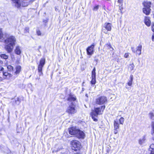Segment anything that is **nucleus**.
Masks as SVG:
<instances>
[{
  "instance_id": "nucleus-47",
  "label": "nucleus",
  "mask_w": 154,
  "mask_h": 154,
  "mask_svg": "<svg viewBox=\"0 0 154 154\" xmlns=\"http://www.w3.org/2000/svg\"><path fill=\"white\" fill-rule=\"evenodd\" d=\"M103 32L105 34H107V31H103Z\"/></svg>"
},
{
  "instance_id": "nucleus-9",
  "label": "nucleus",
  "mask_w": 154,
  "mask_h": 154,
  "mask_svg": "<svg viewBox=\"0 0 154 154\" xmlns=\"http://www.w3.org/2000/svg\"><path fill=\"white\" fill-rule=\"evenodd\" d=\"M94 45H92L87 48L86 51L87 54L88 55H91L93 54L94 52Z\"/></svg>"
},
{
  "instance_id": "nucleus-3",
  "label": "nucleus",
  "mask_w": 154,
  "mask_h": 154,
  "mask_svg": "<svg viewBox=\"0 0 154 154\" xmlns=\"http://www.w3.org/2000/svg\"><path fill=\"white\" fill-rule=\"evenodd\" d=\"M105 108V106L103 105L100 107L95 108L94 110L92 111V112H91V115L94 121L95 122L97 121V119L95 117H97L98 115L101 114V109H104Z\"/></svg>"
},
{
  "instance_id": "nucleus-36",
  "label": "nucleus",
  "mask_w": 154,
  "mask_h": 154,
  "mask_svg": "<svg viewBox=\"0 0 154 154\" xmlns=\"http://www.w3.org/2000/svg\"><path fill=\"white\" fill-rule=\"evenodd\" d=\"M152 131L153 133H154V122H152Z\"/></svg>"
},
{
  "instance_id": "nucleus-15",
  "label": "nucleus",
  "mask_w": 154,
  "mask_h": 154,
  "mask_svg": "<svg viewBox=\"0 0 154 154\" xmlns=\"http://www.w3.org/2000/svg\"><path fill=\"white\" fill-rule=\"evenodd\" d=\"M21 68L20 66L19 65L15 67V71L14 72V74L15 75H17L19 74L21 71Z\"/></svg>"
},
{
  "instance_id": "nucleus-11",
  "label": "nucleus",
  "mask_w": 154,
  "mask_h": 154,
  "mask_svg": "<svg viewBox=\"0 0 154 154\" xmlns=\"http://www.w3.org/2000/svg\"><path fill=\"white\" fill-rule=\"evenodd\" d=\"M112 24L108 23H106L104 25V27L108 31H110L112 29Z\"/></svg>"
},
{
  "instance_id": "nucleus-39",
  "label": "nucleus",
  "mask_w": 154,
  "mask_h": 154,
  "mask_svg": "<svg viewBox=\"0 0 154 154\" xmlns=\"http://www.w3.org/2000/svg\"><path fill=\"white\" fill-rule=\"evenodd\" d=\"M36 33L38 35H41V33L39 30H37L36 31Z\"/></svg>"
},
{
  "instance_id": "nucleus-34",
  "label": "nucleus",
  "mask_w": 154,
  "mask_h": 154,
  "mask_svg": "<svg viewBox=\"0 0 154 154\" xmlns=\"http://www.w3.org/2000/svg\"><path fill=\"white\" fill-rule=\"evenodd\" d=\"M25 33L29 32V28L28 27H26L24 30Z\"/></svg>"
},
{
  "instance_id": "nucleus-25",
  "label": "nucleus",
  "mask_w": 154,
  "mask_h": 154,
  "mask_svg": "<svg viewBox=\"0 0 154 154\" xmlns=\"http://www.w3.org/2000/svg\"><path fill=\"white\" fill-rule=\"evenodd\" d=\"M149 116L152 119L154 120V110L149 113Z\"/></svg>"
},
{
  "instance_id": "nucleus-16",
  "label": "nucleus",
  "mask_w": 154,
  "mask_h": 154,
  "mask_svg": "<svg viewBox=\"0 0 154 154\" xmlns=\"http://www.w3.org/2000/svg\"><path fill=\"white\" fill-rule=\"evenodd\" d=\"M150 10L151 9L149 8H143V12L146 15H149Z\"/></svg>"
},
{
  "instance_id": "nucleus-5",
  "label": "nucleus",
  "mask_w": 154,
  "mask_h": 154,
  "mask_svg": "<svg viewBox=\"0 0 154 154\" xmlns=\"http://www.w3.org/2000/svg\"><path fill=\"white\" fill-rule=\"evenodd\" d=\"M45 58H41L38 67V70L39 75H42V69L45 63Z\"/></svg>"
},
{
  "instance_id": "nucleus-20",
  "label": "nucleus",
  "mask_w": 154,
  "mask_h": 154,
  "mask_svg": "<svg viewBox=\"0 0 154 154\" xmlns=\"http://www.w3.org/2000/svg\"><path fill=\"white\" fill-rule=\"evenodd\" d=\"M145 137L144 136L139 140V143L140 145H142L143 144L145 143Z\"/></svg>"
},
{
  "instance_id": "nucleus-23",
  "label": "nucleus",
  "mask_w": 154,
  "mask_h": 154,
  "mask_svg": "<svg viewBox=\"0 0 154 154\" xmlns=\"http://www.w3.org/2000/svg\"><path fill=\"white\" fill-rule=\"evenodd\" d=\"M0 57L6 60L8 59V56L5 54H2L0 55Z\"/></svg>"
},
{
  "instance_id": "nucleus-13",
  "label": "nucleus",
  "mask_w": 154,
  "mask_h": 154,
  "mask_svg": "<svg viewBox=\"0 0 154 154\" xmlns=\"http://www.w3.org/2000/svg\"><path fill=\"white\" fill-rule=\"evenodd\" d=\"M21 47L19 46H17L14 50L15 53L17 55H19L21 54Z\"/></svg>"
},
{
  "instance_id": "nucleus-10",
  "label": "nucleus",
  "mask_w": 154,
  "mask_h": 154,
  "mask_svg": "<svg viewBox=\"0 0 154 154\" xmlns=\"http://www.w3.org/2000/svg\"><path fill=\"white\" fill-rule=\"evenodd\" d=\"M144 22L145 25L148 27L150 26L151 21L150 18L149 17L145 16L144 19Z\"/></svg>"
},
{
  "instance_id": "nucleus-24",
  "label": "nucleus",
  "mask_w": 154,
  "mask_h": 154,
  "mask_svg": "<svg viewBox=\"0 0 154 154\" xmlns=\"http://www.w3.org/2000/svg\"><path fill=\"white\" fill-rule=\"evenodd\" d=\"M96 69L95 67H94L92 71V75L91 77H96Z\"/></svg>"
},
{
  "instance_id": "nucleus-4",
  "label": "nucleus",
  "mask_w": 154,
  "mask_h": 154,
  "mask_svg": "<svg viewBox=\"0 0 154 154\" xmlns=\"http://www.w3.org/2000/svg\"><path fill=\"white\" fill-rule=\"evenodd\" d=\"M107 101V98L105 96H100L96 99V103L99 105H102L106 103Z\"/></svg>"
},
{
  "instance_id": "nucleus-19",
  "label": "nucleus",
  "mask_w": 154,
  "mask_h": 154,
  "mask_svg": "<svg viewBox=\"0 0 154 154\" xmlns=\"http://www.w3.org/2000/svg\"><path fill=\"white\" fill-rule=\"evenodd\" d=\"M133 79V76L132 75H131L130 77V79L127 83L128 85L129 86H131L132 85V82Z\"/></svg>"
},
{
  "instance_id": "nucleus-41",
  "label": "nucleus",
  "mask_w": 154,
  "mask_h": 154,
  "mask_svg": "<svg viewBox=\"0 0 154 154\" xmlns=\"http://www.w3.org/2000/svg\"><path fill=\"white\" fill-rule=\"evenodd\" d=\"M129 56V54L128 53H126L124 55V57L125 58H128Z\"/></svg>"
},
{
  "instance_id": "nucleus-26",
  "label": "nucleus",
  "mask_w": 154,
  "mask_h": 154,
  "mask_svg": "<svg viewBox=\"0 0 154 154\" xmlns=\"http://www.w3.org/2000/svg\"><path fill=\"white\" fill-rule=\"evenodd\" d=\"M29 3L27 2H22V5L23 7H26L29 5Z\"/></svg>"
},
{
  "instance_id": "nucleus-48",
  "label": "nucleus",
  "mask_w": 154,
  "mask_h": 154,
  "mask_svg": "<svg viewBox=\"0 0 154 154\" xmlns=\"http://www.w3.org/2000/svg\"><path fill=\"white\" fill-rule=\"evenodd\" d=\"M126 88L127 89L128 88L127 87V86H126Z\"/></svg>"
},
{
  "instance_id": "nucleus-27",
  "label": "nucleus",
  "mask_w": 154,
  "mask_h": 154,
  "mask_svg": "<svg viewBox=\"0 0 154 154\" xmlns=\"http://www.w3.org/2000/svg\"><path fill=\"white\" fill-rule=\"evenodd\" d=\"M96 77H92V80L91 81V83L92 85H94L96 83Z\"/></svg>"
},
{
  "instance_id": "nucleus-35",
  "label": "nucleus",
  "mask_w": 154,
  "mask_h": 154,
  "mask_svg": "<svg viewBox=\"0 0 154 154\" xmlns=\"http://www.w3.org/2000/svg\"><path fill=\"white\" fill-rule=\"evenodd\" d=\"M20 100L19 98H17V100H15L16 104L17 105H18L20 104Z\"/></svg>"
},
{
  "instance_id": "nucleus-46",
  "label": "nucleus",
  "mask_w": 154,
  "mask_h": 154,
  "mask_svg": "<svg viewBox=\"0 0 154 154\" xmlns=\"http://www.w3.org/2000/svg\"><path fill=\"white\" fill-rule=\"evenodd\" d=\"M3 64V61L1 60H0V66L2 65Z\"/></svg>"
},
{
  "instance_id": "nucleus-8",
  "label": "nucleus",
  "mask_w": 154,
  "mask_h": 154,
  "mask_svg": "<svg viewBox=\"0 0 154 154\" xmlns=\"http://www.w3.org/2000/svg\"><path fill=\"white\" fill-rule=\"evenodd\" d=\"M67 111L69 113L71 114H74L76 113L77 112V110L75 105L73 104H72L70 105L69 107H68L67 110Z\"/></svg>"
},
{
  "instance_id": "nucleus-21",
  "label": "nucleus",
  "mask_w": 154,
  "mask_h": 154,
  "mask_svg": "<svg viewBox=\"0 0 154 154\" xmlns=\"http://www.w3.org/2000/svg\"><path fill=\"white\" fill-rule=\"evenodd\" d=\"M149 150L151 152L150 154H154V144H152L150 146Z\"/></svg>"
},
{
  "instance_id": "nucleus-18",
  "label": "nucleus",
  "mask_w": 154,
  "mask_h": 154,
  "mask_svg": "<svg viewBox=\"0 0 154 154\" xmlns=\"http://www.w3.org/2000/svg\"><path fill=\"white\" fill-rule=\"evenodd\" d=\"M76 100L75 97L73 95H70L68 98V100L69 101H74Z\"/></svg>"
},
{
  "instance_id": "nucleus-12",
  "label": "nucleus",
  "mask_w": 154,
  "mask_h": 154,
  "mask_svg": "<svg viewBox=\"0 0 154 154\" xmlns=\"http://www.w3.org/2000/svg\"><path fill=\"white\" fill-rule=\"evenodd\" d=\"M14 5L19 8H20L21 4L20 0H12Z\"/></svg>"
},
{
  "instance_id": "nucleus-2",
  "label": "nucleus",
  "mask_w": 154,
  "mask_h": 154,
  "mask_svg": "<svg viewBox=\"0 0 154 154\" xmlns=\"http://www.w3.org/2000/svg\"><path fill=\"white\" fill-rule=\"evenodd\" d=\"M69 133L72 135H75L78 138H83L85 137L84 132L79 130L77 129L76 128L72 127L69 130Z\"/></svg>"
},
{
  "instance_id": "nucleus-38",
  "label": "nucleus",
  "mask_w": 154,
  "mask_h": 154,
  "mask_svg": "<svg viewBox=\"0 0 154 154\" xmlns=\"http://www.w3.org/2000/svg\"><path fill=\"white\" fill-rule=\"evenodd\" d=\"M118 3L119 4V5H123V0H118Z\"/></svg>"
},
{
  "instance_id": "nucleus-17",
  "label": "nucleus",
  "mask_w": 154,
  "mask_h": 154,
  "mask_svg": "<svg viewBox=\"0 0 154 154\" xmlns=\"http://www.w3.org/2000/svg\"><path fill=\"white\" fill-rule=\"evenodd\" d=\"M114 128L119 129V124L118 120L117 119L114 121L113 123Z\"/></svg>"
},
{
  "instance_id": "nucleus-1",
  "label": "nucleus",
  "mask_w": 154,
  "mask_h": 154,
  "mask_svg": "<svg viewBox=\"0 0 154 154\" xmlns=\"http://www.w3.org/2000/svg\"><path fill=\"white\" fill-rule=\"evenodd\" d=\"M7 37L5 40V49L8 53H10L12 51L14 46L15 45L16 39L13 36H8V35L5 34V35Z\"/></svg>"
},
{
  "instance_id": "nucleus-45",
  "label": "nucleus",
  "mask_w": 154,
  "mask_h": 154,
  "mask_svg": "<svg viewBox=\"0 0 154 154\" xmlns=\"http://www.w3.org/2000/svg\"><path fill=\"white\" fill-rule=\"evenodd\" d=\"M3 81V79L2 78V77L0 76V82H2Z\"/></svg>"
},
{
  "instance_id": "nucleus-14",
  "label": "nucleus",
  "mask_w": 154,
  "mask_h": 154,
  "mask_svg": "<svg viewBox=\"0 0 154 154\" xmlns=\"http://www.w3.org/2000/svg\"><path fill=\"white\" fill-rule=\"evenodd\" d=\"M3 77L2 78L3 79V80L4 79H9L12 76L11 74L7 72H3Z\"/></svg>"
},
{
  "instance_id": "nucleus-37",
  "label": "nucleus",
  "mask_w": 154,
  "mask_h": 154,
  "mask_svg": "<svg viewBox=\"0 0 154 154\" xmlns=\"http://www.w3.org/2000/svg\"><path fill=\"white\" fill-rule=\"evenodd\" d=\"M118 129L114 128V133L115 134H116L118 133Z\"/></svg>"
},
{
  "instance_id": "nucleus-32",
  "label": "nucleus",
  "mask_w": 154,
  "mask_h": 154,
  "mask_svg": "<svg viewBox=\"0 0 154 154\" xmlns=\"http://www.w3.org/2000/svg\"><path fill=\"white\" fill-rule=\"evenodd\" d=\"M123 5H119L118 6L119 7V9L121 13H122V10L123 9V8L122 7Z\"/></svg>"
},
{
  "instance_id": "nucleus-6",
  "label": "nucleus",
  "mask_w": 154,
  "mask_h": 154,
  "mask_svg": "<svg viewBox=\"0 0 154 154\" xmlns=\"http://www.w3.org/2000/svg\"><path fill=\"white\" fill-rule=\"evenodd\" d=\"M71 144L72 149L75 151H77L81 147L80 143L77 140H73L72 141Z\"/></svg>"
},
{
  "instance_id": "nucleus-44",
  "label": "nucleus",
  "mask_w": 154,
  "mask_h": 154,
  "mask_svg": "<svg viewBox=\"0 0 154 154\" xmlns=\"http://www.w3.org/2000/svg\"><path fill=\"white\" fill-rule=\"evenodd\" d=\"M4 69V68L2 67H0V71H2Z\"/></svg>"
},
{
  "instance_id": "nucleus-30",
  "label": "nucleus",
  "mask_w": 154,
  "mask_h": 154,
  "mask_svg": "<svg viewBox=\"0 0 154 154\" xmlns=\"http://www.w3.org/2000/svg\"><path fill=\"white\" fill-rule=\"evenodd\" d=\"M134 64L132 63L129 65V68L130 69V70H132L134 69Z\"/></svg>"
},
{
  "instance_id": "nucleus-40",
  "label": "nucleus",
  "mask_w": 154,
  "mask_h": 154,
  "mask_svg": "<svg viewBox=\"0 0 154 154\" xmlns=\"http://www.w3.org/2000/svg\"><path fill=\"white\" fill-rule=\"evenodd\" d=\"M3 34L2 32L0 31V40L3 38Z\"/></svg>"
},
{
  "instance_id": "nucleus-42",
  "label": "nucleus",
  "mask_w": 154,
  "mask_h": 154,
  "mask_svg": "<svg viewBox=\"0 0 154 154\" xmlns=\"http://www.w3.org/2000/svg\"><path fill=\"white\" fill-rule=\"evenodd\" d=\"M152 31L154 32V23L152 25Z\"/></svg>"
},
{
  "instance_id": "nucleus-22",
  "label": "nucleus",
  "mask_w": 154,
  "mask_h": 154,
  "mask_svg": "<svg viewBox=\"0 0 154 154\" xmlns=\"http://www.w3.org/2000/svg\"><path fill=\"white\" fill-rule=\"evenodd\" d=\"M145 8H149L151 7V3L150 2H145L143 3Z\"/></svg>"
},
{
  "instance_id": "nucleus-33",
  "label": "nucleus",
  "mask_w": 154,
  "mask_h": 154,
  "mask_svg": "<svg viewBox=\"0 0 154 154\" xmlns=\"http://www.w3.org/2000/svg\"><path fill=\"white\" fill-rule=\"evenodd\" d=\"M99 5L95 6L94 7L93 10L94 11H97L99 9Z\"/></svg>"
},
{
  "instance_id": "nucleus-31",
  "label": "nucleus",
  "mask_w": 154,
  "mask_h": 154,
  "mask_svg": "<svg viewBox=\"0 0 154 154\" xmlns=\"http://www.w3.org/2000/svg\"><path fill=\"white\" fill-rule=\"evenodd\" d=\"M106 45L107 47V48H109V49H110V48L112 49V50H111V51L113 50H114L113 48H112V47L111 45L110 44V43L107 44H106Z\"/></svg>"
},
{
  "instance_id": "nucleus-7",
  "label": "nucleus",
  "mask_w": 154,
  "mask_h": 154,
  "mask_svg": "<svg viewBox=\"0 0 154 154\" xmlns=\"http://www.w3.org/2000/svg\"><path fill=\"white\" fill-rule=\"evenodd\" d=\"M142 48V46L140 44H139L136 49L133 47H131V49L133 52L135 53L137 55H140L141 54Z\"/></svg>"
},
{
  "instance_id": "nucleus-29",
  "label": "nucleus",
  "mask_w": 154,
  "mask_h": 154,
  "mask_svg": "<svg viewBox=\"0 0 154 154\" xmlns=\"http://www.w3.org/2000/svg\"><path fill=\"white\" fill-rule=\"evenodd\" d=\"M124 120H125L124 119L123 117H121L120 119L119 120L120 124L123 125L124 123Z\"/></svg>"
},
{
  "instance_id": "nucleus-28",
  "label": "nucleus",
  "mask_w": 154,
  "mask_h": 154,
  "mask_svg": "<svg viewBox=\"0 0 154 154\" xmlns=\"http://www.w3.org/2000/svg\"><path fill=\"white\" fill-rule=\"evenodd\" d=\"M7 68L8 70L9 71H12L13 70L14 68L11 65H9L7 66Z\"/></svg>"
},
{
  "instance_id": "nucleus-43",
  "label": "nucleus",
  "mask_w": 154,
  "mask_h": 154,
  "mask_svg": "<svg viewBox=\"0 0 154 154\" xmlns=\"http://www.w3.org/2000/svg\"><path fill=\"white\" fill-rule=\"evenodd\" d=\"M152 40L154 42V34L152 35Z\"/></svg>"
}]
</instances>
